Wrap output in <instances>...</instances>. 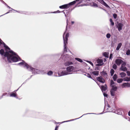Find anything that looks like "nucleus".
I'll return each mask as SVG.
<instances>
[{
	"mask_svg": "<svg viewBox=\"0 0 130 130\" xmlns=\"http://www.w3.org/2000/svg\"><path fill=\"white\" fill-rule=\"evenodd\" d=\"M0 46L1 47L4 46L5 48V52L4 49H2L0 50V54L5 61L11 63L16 62L20 60V58L16 53L11 50L0 38Z\"/></svg>",
	"mask_w": 130,
	"mask_h": 130,
	"instance_id": "obj_1",
	"label": "nucleus"
},
{
	"mask_svg": "<svg viewBox=\"0 0 130 130\" xmlns=\"http://www.w3.org/2000/svg\"><path fill=\"white\" fill-rule=\"evenodd\" d=\"M18 64L20 66H23V67L26 68L28 70L31 71L32 73L38 74L40 72H41V71L32 67L25 62L23 60L22 62L18 63Z\"/></svg>",
	"mask_w": 130,
	"mask_h": 130,
	"instance_id": "obj_2",
	"label": "nucleus"
},
{
	"mask_svg": "<svg viewBox=\"0 0 130 130\" xmlns=\"http://www.w3.org/2000/svg\"><path fill=\"white\" fill-rule=\"evenodd\" d=\"M69 34L68 33L66 34L65 32L64 33L63 35L64 44V53H65L66 52H67V50H68V49L67 48L66 45L67 44L68 38L69 36Z\"/></svg>",
	"mask_w": 130,
	"mask_h": 130,
	"instance_id": "obj_3",
	"label": "nucleus"
},
{
	"mask_svg": "<svg viewBox=\"0 0 130 130\" xmlns=\"http://www.w3.org/2000/svg\"><path fill=\"white\" fill-rule=\"evenodd\" d=\"M114 112L118 115H122L124 118L127 119L126 117L127 113L122 109H117L116 110H115Z\"/></svg>",
	"mask_w": 130,
	"mask_h": 130,
	"instance_id": "obj_4",
	"label": "nucleus"
},
{
	"mask_svg": "<svg viewBox=\"0 0 130 130\" xmlns=\"http://www.w3.org/2000/svg\"><path fill=\"white\" fill-rule=\"evenodd\" d=\"M69 74H72L76 72V68L73 66H69L66 68Z\"/></svg>",
	"mask_w": 130,
	"mask_h": 130,
	"instance_id": "obj_5",
	"label": "nucleus"
},
{
	"mask_svg": "<svg viewBox=\"0 0 130 130\" xmlns=\"http://www.w3.org/2000/svg\"><path fill=\"white\" fill-rule=\"evenodd\" d=\"M104 109L105 110H107L106 112H114L115 110L114 108H112L109 104H108L107 106H105Z\"/></svg>",
	"mask_w": 130,
	"mask_h": 130,
	"instance_id": "obj_6",
	"label": "nucleus"
},
{
	"mask_svg": "<svg viewBox=\"0 0 130 130\" xmlns=\"http://www.w3.org/2000/svg\"><path fill=\"white\" fill-rule=\"evenodd\" d=\"M110 86L112 88L111 89L116 91L117 87L115 85V83L112 80H110Z\"/></svg>",
	"mask_w": 130,
	"mask_h": 130,
	"instance_id": "obj_7",
	"label": "nucleus"
},
{
	"mask_svg": "<svg viewBox=\"0 0 130 130\" xmlns=\"http://www.w3.org/2000/svg\"><path fill=\"white\" fill-rule=\"evenodd\" d=\"M59 76L66 75L69 74L68 70L66 69V70H62L61 73L60 75L58 72Z\"/></svg>",
	"mask_w": 130,
	"mask_h": 130,
	"instance_id": "obj_8",
	"label": "nucleus"
},
{
	"mask_svg": "<svg viewBox=\"0 0 130 130\" xmlns=\"http://www.w3.org/2000/svg\"><path fill=\"white\" fill-rule=\"evenodd\" d=\"M103 113L102 112V113H98V114H96V113H86V114H83L82 116H81V117H80L79 118H76V119H72V120H67V121H63V122H61L60 123H64V122H69V121H71L74 120H76L77 119H78L79 118H80L81 117L85 115H87V114H93L98 115H100V114H103Z\"/></svg>",
	"mask_w": 130,
	"mask_h": 130,
	"instance_id": "obj_9",
	"label": "nucleus"
},
{
	"mask_svg": "<svg viewBox=\"0 0 130 130\" xmlns=\"http://www.w3.org/2000/svg\"><path fill=\"white\" fill-rule=\"evenodd\" d=\"M126 63L125 62H123L122 64L120 70L123 71H126L127 70V69L125 67Z\"/></svg>",
	"mask_w": 130,
	"mask_h": 130,
	"instance_id": "obj_10",
	"label": "nucleus"
},
{
	"mask_svg": "<svg viewBox=\"0 0 130 130\" xmlns=\"http://www.w3.org/2000/svg\"><path fill=\"white\" fill-rule=\"evenodd\" d=\"M103 61L102 59H98L96 60V61L98 64H96V66L99 67L102 66L104 64Z\"/></svg>",
	"mask_w": 130,
	"mask_h": 130,
	"instance_id": "obj_11",
	"label": "nucleus"
},
{
	"mask_svg": "<svg viewBox=\"0 0 130 130\" xmlns=\"http://www.w3.org/2000/svg\"><path fill=\"white\" fill-rule=\"evenodd\" d=\"M67 54L62 55L60 58V59H62L64 61H67Z\"/></svg>",
	"mask_w": 130,
	"mask_h": 130,
	"instance_id": "obj_12",
	"label": "nucleus"
},
{
	"mask_svg": "<svg viewBox=\"0 0 130 130\" xmlns=\"http://www.w3.org/2000/svg\"><path fill=\"white\" fill-rule=\"evenodd\" d=\"M116 63L118 66H119L121 63H122L123 62V61L119 59H117L116 60Z\"/></svg>",
	"mask_w": 130,
	"mask_h": 130,
	"instance_id": "obj_13",
	"label": "nucleus"
},
{
	"mask_svg": "<svg viewBox=\"0 0 130 130\" xmlns=\"http://www.w3.org/2000/svg\"><path fill=\"white\" fill-rule=\"evenodd\" d=\"M97 79L98 81L101 83H104L105 82L104 79L101 76L97 77Z\"/></svg>",
	"mask_w": 130,
	"mask_h": 130,
	"instance_id": "obj_14",
	"label": "nucleus"
},
{
	"mask_svg": "<svg viewBox=\"0 0 130 130\" xmlns=\"http://www.w3.org/2000/svg\"><path fill=\"white\" fill-rule=\"evenodd\" d=\"M122 88L129 87H130V84L128 83H124L121 85Z\"/></svg>",
	"mask_w": 130,
	"mask_h": 130,
	"instance_id": "obj_15",
	"label": "nucleus"
},
{
	"mask_svg": "<svg viewBox=\"0 0 130 130\" xmlns=\"http://www.w3.org/2000/svg\"><path fill=\"white\" fill-rule=\"evenodd\" d=\"M64 65L67 66L70 65H73V63L71 61H67V62L64 63Z\"/></svg>",
	"mask_w": 130,
	"mask_h": 130,
	"instance_id": "obj_16",
	"label": "nucleus"
},
{
	"mask_svg": "<svg viewBox=\"0 0 130 130\" xmlns=\"http://www.w3.org/2000/svg\"><path fill=\"white\" fill-rule=\"evenodd\" d=\"M123 25L121 23H119L117 26V28L119 31H120L122 29V27Z\"/></svg>",
	"mask_w": 130,
	"mask_h": 130,
	"instance_id": "obj_17",
	"label": "nucleus"
},
{
	"mask_svg": "<svg viewBox=\"0 0 130 130\" xmlns=\"http://www.w3.org/2000/svg\"><path fill=\"white\" fill-rule=\"evenodd\" d=\"M67 61H72L73 59L72 57V56L67 54Z\"/></svg>",
	"mask_w": 130,
	"mask_h": 130,
	"instance_id": "obj_18",
	"label": "nucleus"
},
{
	"mask_svg": "<svg viewBox=\"0 0 130 130\" xmlns=\"http://www.w3.org/2000/svg\"><path fill=\"white\" fill-rule=\"evenodd\" d=\"M68 5L67 4H65L62 6H60L59 8L60 9H67L68 8Z\"/></svg>",
	"mask_w": 130,
	"mask_h": 130,
	"instance_id": "obj_19",
	"label": "nucleus"
},
{
	"mask_svg": "<svg viewBox=\"0 0 130 130\" xmlns=\"http://www.w3.org/2000/svg\"><path fill=\"white\" fill-rule=\"evenodd\" d=\"M101 89L102 92H103V91H105L107 89V88L106 85H105V86H101Z\"/></svg>",
	"mask_w": 130,
	"mask_h": 130,
	"instance_id": "obj_20",
	"label": "nucleus"
},
{
	"mask_svg": "<svg viewBox=\"0 0 130 130\" xmlns=\"http://www.w3.org/2000/svg\"><path fill=\"white\" fill-rule=\"evenodd\" d=\"M99 71H95L91 72V73L93 75L96 76H98L99 74Z\"/></svg>",
	"mask_w": 130,
	"mask_h": 130,
	"instance_id": "obj_21",
	"label": "nucleus"
},
{
	"mask_svg": "<svg viewBox=\"0 0 130 130\" xmlns=\"http://www.w3.org/2000/svg\"><path fill=\"white\" fill-rule=\"evenodd\" d=\"M120 75L121 76V78H123L125 77L126 75V74L124 72H121L120 73Z\"/></svg>",
	"mask_w": 130,
	"mask_h": 130,
	"instance_id": "obj_22",
	"label": "nucleus"
},
{
	"mask_svg": "<svg viewBox=\"0 0 130 130\" xmlns=\"http://www.w3.org/2000/svg\"><path fill=\"white\" fill-rule=\"evenodd\" d=\"M76 3V1H74L70 3L67 4L68 5V8L70 7V5H73Z\"/></svg>",
	"mask_w": 130,
	"mask_h": 130,
	"instance_id": "obj_23",
	"label": "nucleus"
},
{
	"mask_svg": "<svg viewBox=\"0 0 130 130\" xmlns=\"http://www.w3.org/2000/svg\"><path fill=\"white\" fill-rule=\"evenodd\" d=\"M116 91L111 89L110 90V93L111 95L112 96H115V94Z\"/></svg>",
	"mask_w": 130,
	"mask_h": 130,
	"instance_id": "obj_24",
	"label": "nucleus"
},
{
	"mask_svg": "<svg viewBox=\"0 0 130 130\" xmlns=\"http://www.w3.org/2000/svg\"><path fill=\"white\" fill-rule=\"evenodd\" d=\"M122 45V44L121 43H119L118 44L117 46V47L116 48V50L118 51L119 50V49L121 47Z\"/></svg>",
	"mask_w": 130,
	"mask_h": 130,
	"instance_id": "obj_25",
	"label": "nucleus"
},
{
	"mask_svg": "<svg viewBox=\"0 0 130 130\" xmlns=\"http://www.w3.org/2000/svg\"><path fill=\"white\" fill-rule=\"evenodd\" d=\"M117 78H118L116 74H114L113 77V79L115 81H116V79H117Z\"/></svg>",
	"mask_w": 130,
	"mask_h": 130,
	"instance_id": "obj_26",
	"label": "nucleus"
},
{
	"mask_svg": "<svg viewBox=\"0 0 130 130\" xmlns=\"http://www.w3.org/2000/svg\"><path fill=\"white\" fill-rule=\"evenodd\" d=\"M123 81V79H122V78H118L117 80V82L118 83H121L122 81Z\"/></svg>",
	"mask_w": 130,
	"mask_h": 130,
	"instance_id": "obj_27",
	"label": "nucleus"
},
{
	"mask_svg": "<svg viewBox=\"0 0 130 130\" xmlns=\"http://www.w3.org/2000/svg\"><path fill=\"white\" fill-rule=\"evenodd\" d=\"M47 74L49 76H51L53 74V72L51 71H50L47 72Z\"/></svg>",
	"mask_w": 130,
	"mask_h": 130,
	"instance_id": "obj_28",
	"label": "nucleus"
},
{
	"mask_svg": "<svg viewBox=\"0 0 130 130\" xmlns=\"http://www.w3.org/2000/svg\"><path fill=\"white\" fill-rule=\"evenodd\" d=\"M75 59L80 62H83L82 60L81 59L79 58H75Z\"/></svg>",
	"mask_w": 130,
	"mask_h": 130,
	"instance_id": "obj_29",
	"label": "nucleus"
},
{
	"mask_svg": "<svg viewBox=\"0 0 130 130\" xmlns=\"http://www.w3.org/2000/svg\"><path fill=\"white\" fill-rule=\"evenodd\" d=\"M114 70L113 69H111L110 71V73L111 74V76H112L114 74Z\"/></svg>",
	"mask_w": 130,
	"mask_h": 130,
	"instance_id": "obj_30",
	"label": "nucleus"
},
{
	"mask_svg": "<svg viewBox=\"0 0 130 130\" xmlns=\"http://www.w3.org/2000/svg\"><path fill=\"white\" fill-rule=\"evenodd\" d=\"M85 75L86 76L88 77L91 79H92L90 74L88 73H86V74H85Z\"/></svg>",
	"mask_w": 130,
	"mask_h": 130,
	"instance_id": "obj_31",
	"label": "nucleus"
},
{
	"mask_svg": "<svg viewBox=\"0 0 130 130\" xmlns=\"http://www.w3.org/2000/svg\"><path fill=\"white\" fill-rule=\"evenodd\" d=\"M10 97H15L16 96V94L14 93H12L10 94Z\"/></svg>",
	"mask_w": 130,
	"mask_h": 130,
	"instance_id": "obj_32",
	"label": "nucleus"
},
{
	"mask_svg": "<svg viewBox=\"0 0 130 130\" xmlns=\"http://www.w3.org/2000/svg\"><path fill=\"white\" fill-rule=\"evenodd\" d=\"M124 80L126 82L129 81V80L128 77H126L124 78Z\"/></svg>",
	"mask_w": 130,
	"mask_h": 130,
	"instance_id": "obj_33",
	"label": "nucleus"
},
{
	"mask_svg": "<svg viewBox=\"0 0 130 130\" xmlns=\"http://www.w3.org/2000/svg\"><path fill=\"white\" fill-rule=\"evenodd\" d=\"M106 38L108 39L110 38L111 37V35L109 33L107 34L106 36Z\"/></svg>",
	"mask_w": 130,
	"mask_h": 130,
	"instance_id": "obj_34",
	"label": "nucleus"
},
{
	"mask_svg": "<svg viewBox=\"0 0 130 130\" xmlns=\"http://www.w3.org/2000/svg\"><path fill=\"white\" fill-rule=\"evenodd\" d=\"M91 6L94 7H97L98 6L97 5L94 3H92V5Z\"/></svg>",
	"mask_w": 130,
	"mask_h": 130,
	"instance_id": "obj_35",
	"label": "nucleus"
},
{
	"mask_svg": "<svg viewBox=\"0 0 130 130\" xmlns=\"http://www.w3.org/2000/svg\"><path fill=\"white\" fill-rule=\"evenodd\" d=\"M103 5L105 3V2L103 0H98Z\"/></svg>",
	"mask_w": 130,
	"mask_h": 130,
	"instance_id": "obj_36",
	"label": "nucleus"
},
{
	"mask_svg": "<svg viewBox=\"0 0 130 130\" xmlns=\"http://www.w3.org/2000/svg\"><path fill=\"white\" fill-rule=\"evenodd\" d=\"M126 54L127 55H128L130 54V50H128L126 51Z\"/></svg>",
	"mask_w": 130,
	"mask_h": 130,
	"instance_id": "obj_37",
	"label": "nucleus"
},
{
	"mask_svg": "<svg viewBox=\"0 0 130 130\" xmlns=\"http://www.w3.org/2000/svg\"><path fill=\"white\" fill-rule=\"evenodd\" d=\"M112 68L115 70H116L117 69V66L115 64H114L113 65Z\"/></svg>",
	"mask_w": 130,
	"mask_h": 130,
	"instance_id": "obj_38",
	"label": "nucleus"
},
{
	"mask_svg": "<svg viewBox=\"0 0 130 130\" xmlns=\"http://www.w3.org/2000/svg\"><path fill=\"white\" fill-rule=\"evenodd\" d=\"M110 21L111 23V25L112 26L114 24V23L112 21V20L111 19H110Z\"/></svg>",
	"mask_w": 130,
	"mask_h": 130,
	"instance_id": "obj_39",
	"label": "nucleus"
},
{
	"mask_svg": "<svg viewBox=\"0 0 130 130\" xmlns=\"http://www.w3.org/2000/svg\"><path fill=\"white\" fill-rule=\"evenodd\" d=\"M61 12H62V11H59V10H58L54 12H52V13H60Z\"/></svg>",
	"mask_w": 130,
	"mask_h": 130,
	"instance_id": "obj_40",
	"label": "nucleus"
},
{
	"mask_svg": "<svg viewBox=\"0 0 130 130\" xmlns=\"http://www.w3.org/2000/svg\"><path fill=\"white\" fill-rule=\"evenodd\" d=\"M126 73L128 76H130V71H126Z\"/></svg>",
	"mask_w": 130,
	"mask_h": 130,
	"instance_id": "obj_41",
	"label": "nucleus"
},
{
	"mask_svg": "<svg viewBox=\"0 0 130 130\" xmlns=\"http://www.w3.org/2000/svg\"><path fill=\"white\" fill-rule=\"evenodd\" d=\"M117 14H114L113 15V16L114 18L116 19V18L117 17Z\"/></svg>",
	"mask_w": 130,
	"mask_h": 130,
	"instance_id": "obj_42",
	"label": "nucleus"
},
{
	"mask_svg": "<svg viewBox=\"0 0 130 130\" xmlns=\"http://www.w3.org/2000/svg\"><path fill=\"white\" fill-rule=\"evenodd\" d=\"M103 5L107 8L109 7L108 5L106 3L104 4V5Z\"/></svg>",
	"mask_w": 130,
	"mask_h": 130,
	"instance_id": "obj_43",
	"label": "nucleus"
},
{
	"mask_svg": "<svg viewBox=\"0 0 130 130\" xmlns=\"http://www.w3.org/2000/svg\"><path fill=\"white\" fill-rule=\"evenodd\" d=\"M12 11V10H9V11L8 12H7V13H5V14H4L3 15H2L0 16V17H1V16L3 15H4L6 14H8V13H9V12H10L11 11Z\"/></svg>",
	"mask_w": 130,
	"mask_h": 130,
	"instance_id": "obj_44",
	"label": "nucleus"
},
{
	"mask_svg": "<svg viewBox=\"0 0 130 130\" xmlns=\"http://www.w3.org/2000/svg\"><path fill=\"white\" fill-rule=\"evenodd\" d=\"M87 62H88L92 66H93V63L91 61H88Z\"/></svg>",
	"mask_w": 130,
	"mask_h": 130,
	"instance_id": "obj_45",
	"label": "nucleus"
},
{
	"mask_svg": "<svg viewBox=\"0 0 130 130\" xmlns=\"http://www.w3.org/2000/svg\"><path fill=\"white\" fill-rule=\"evenodd\" d=\"M103 95L105 97H107V94H106L105 93H103Z\"/></svg>",
	"mask_w": 130,
	"mask_h": 130,
	"instance_id": "obj_46",
	"label": "nucleus"
},
{
	"mask_svg": "<svg viewBox=\"0 0 130 130\" xmlns=\"http://www.w3.org/2000/svg\"><path fill=\"white\" fill-rule=\"evenodd\" d=\"M90 0H82V1H81V2H83L84 1V2H86L88 1H90Z\"/></svg>",
	"mask_w": 130,
	"mask_h": 130,
	"instance_id": "obj_47",
	"label": "nucleus"
},
{
	"mask_svg": "<svg viewBox=\"0 0 130 130\" xmlns=\"http://www.w3.org/2000/svg\"><path fill=\"white\" fill-rule=\"evenodd\" d=\"M1 1H2V2L5 5H6V6H8L3 1H2V0H1Z\"/></svg>",
	"mask_w": 130,
	"mask_h": 130,
	"instance_id": "obj_48",
	"label": "nucleus"
},
{
	"mask_svg": "<svg viewBox=\"0 0 130 130\" xmlns=\"http://www.w3.org/2000/svg\"><path fill=\"white\" fill-rule=\"evenodd\" d=\"M58 126H57L55 128V130H57L58 128Z\"/></svg>",
	"mask_w": 130,
	"mask_h": 130,
	"instance_id": "obj_49",
	"label": "nucleus"
},
{
	"mask_svg": "<svg viewBox=\"0 0 130 130\" xmlns=\"http://www.w3.org/2000/svg\"><path fill=\"white\" fill-rule=\"evenodd\" d=\"M112 56V54H110L109 57V59H111Z\"/></svg>",
	"mask_w": 130,
	"mask_h": 130,
	"instance_id": "obj_50",
	"label": "nucleus"
},
{
	"mask_svg": "<svg viewBox=\"0 0 130 130\" xmlns=\"http://www.w3.org/2000/svg\"><path fill=\"white\" fill-rule=\"evenodd\" d=\"M60 54H56V56H60Z\"/></svg>",
	"mask_w": 130,
	"mask_h": 130,
	"instance_id": "obj_51",
	"label": "nucleus"
},
{
	"mask_svg": "<svg viewBox=\"0 0 130 130\" xmlns=\"http://www.w3.org/2000/svg\"><path fill=\"white\" fill-rule=\"evenodd\" d=\"M62 12L64 14V15H65V17H67L66 15L65 14L64 12V11H62Z\"/></svg>",
	"mask_w": 130,
	"mask_h": 130,
	"instance_id": "obj_52",
	"label": "nucleus"
},
{
	"mask_svg": "<svg viewBox=\"0 0 130 130\" xmlns=\"http://www.w3.org/2000/svg\"><path fill=\"white\" fill-rule=\"evenodd\" d=\"M7 7H8V8H9V9H11L12 10H14V11H15V10L11 8L10 7H9V6H7Z\"/></svg>",
	"mask_w": 130,
	"mask_h": 130,
	"instance_id": "obj_53",
	"label": "nucleus"
},
{
	"mask_svg": "<svg viewBox=\"0 0 130 130\" xmlns=\"http://www.w3.org/2000/svg\"><path fill=\"white\" fill-rule=\"evenodd\" d=\"M128 115L130 116V111L128 112Z\"/></svg>",
	"mask_w": 130,
	"mask_h": 130,
	"instance_id": "obj_54",
	"label": "nucleus"
},
{
	"mask_svg": "<svg viewBox=\"0 0 130 130\" xmlns=\"http://www.w3.org/2000/svg\"><path fill=\"white\" fill-rule=\"evenodd\" d=\"M6 94H7L6 93H3V95H2V96H3L5 95Z\"/></svg>",
	"mask_w": 130,
	"mask_h": 130,
	"instance_id": "obj_55",
	"label": "nucleus"
},
{
	"mask_svg": "<svg viewBox=\"0 0 130 130\" xmlns=\"http://www.w3.org/2000/svg\"><path fill=\"white\" fill-rule=\"evenodd\" d=\"M6 94H7L6 93H3V95H2V96H3L5 95Z\"/></svg>",
	"mask_w": 130,
	"mask_h": 130,
	"instance_id": "obj_56",
	"label": "nucleus"
},
{
	"mask_svg": "<svg viewBox=\"0 0 130 130\" xmlns=\"http://www.w3.org/2000/svg\"><path fill=\"white\" fill-rule=\"evenodd\" d=\"M74 23V21H72L71 22V23H72V24H73Z\"/></svg>",
	"mask_w": 130,
	"mask_h": 130,
	"instance_id": "obj_57",
	"label": "nucleus"
},
{
	"mask_svg": "<svg viewBox=\"0 0 130 130\" xmlns=\"http://www.w3.org/2000/svg\"><path fill=\"white\" fill-rule=\"evenodd\" d=\"M54 123H56L55 121L54 122Z\"/></svg>",
	"mask_w": 130,
	"mask_h": 130,
	"instance_id": "obj_58",
	"label": "nucleus"
},
{
	"mask_svg": "<svg viewBox=\"0 0 130 130\" xmlns=\"http://www.w3.org/2000/svg\"><path fill=\"white\" fill-rule=\"evenodd\" d=\"M68 19H67V25H68Z\"/></svg>",
	"mask_w": 130,
	"mask_h": 130,
	"instance_id": "obj_59",
	"label": "nucleus"
},
{
	"mask_svg": "<svg viewBox=\"0 0 130 130\" xmlns=\"http://www.w3.org/2000/svg\"><path fill=\"white\" fill-rule=\"evenodd\" d=\"M128 78H129V81H130V77H128Z\"/></svg>",
	"mask_w": 130,
	"mask_h": 130,
	"instance_id": "obj_60",
	"label": "nucleus"
},
{
	"mask_svg": "<svg viewBox=\"0 0 130 130\" xmlns=\"http://www.w3.org/2000/svg\"><path fill=\"white\" fill-rule=\"evenodd\" d=\"M16 11V12H20L19 11Z\"/></svg>",
	"mask_w": 130,
	"mask_h": 130,
	"instance_id": "obj_61",
	"label": "nucleus"
},
{
	"mask_svg": "<svg viewBox=\"0 0 130 130\" xmlns=\"http://www.w3.org/2000/svg\"><path fill=\"white\" fill-rule=\"evenodd\" d=\"M18 90V89L17 90H16V91H17Z\"/></svg>",
	"mask_w": 130,
	"mask_h": 130,
	"instance_id": "obj_62",
	"label": "nucleus"
},
{
	"mask_svg": "<svg viewBox=\"0 0 130 130\" xmlns=\"http://www.w3.org/2000/svg\"><path fill=\"white\" fill-rule=\"evenodd\" d=\"M98 85H99V86L100 87V85H99V84H98Z\"/></svg>",
	"mask_w": 130,
	"mask_h": 130,
	"instance_id": "obj_63",
	"label": "nucleus"
},
{
	"mask_svg": "<svg viewBox=\"0 0 130 130\" xmlns=\"http://www.w3.org/2000/svg\"><path fill=\"white\" fill-rule=\"evenodd\" d=\"M54 73H55V74L56 73L55 72Z\"/></svg>",
	"mask_w": 130,
	"mask_h": 130,
	"instance_id": "obj_64",
	"label": "nucleus"
}]
</instances>
